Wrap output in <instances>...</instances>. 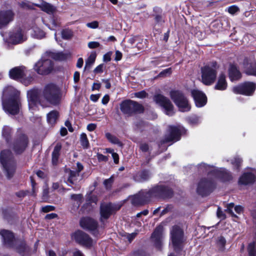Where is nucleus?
Segmentation results:
<instances>
[{
  "mask_svg": "<svg viewBox=\"0 0 256 256\" xmlns=\"http://www.w3.org/2000/svg\"><path fill=\"white\" fill-rule=\"evenodd\" d=\"M172 194L171 188L164 185L156 186L149 190H142L135 196L132 203L136 205L143 204L147 203L153 198H166Z\"/></svg>",
  "mask_w": 256,
  "mask_h": 256,
  "instance_id": "nucleus-1",
  "label": "nucleus"
},
{
  "mask_svg": "<svg viewBox=\"0 0 256 256\" xmlns=\"http://www.w3.org/2000/svg\"><path fill=\"white\" fill-rule=\"evenodd\" d=\"M19 94L18 91L12 86H8L4 88L2 98V104L6 113L12 115L18 113L20 106Z\"/></svg>",
  "mask_w": 256,
  "mask_h": 256,
  "instance_id": "nucleus-2",
  "label": "nucleus"
},
{
  "mask_svg": "<svg viewBox=\"0 0 256 256\" xmlns=\"http://www.w3.org/2000/svg\"><path fill=\"white\" fill-rule=\"evenodd\" d=\"M170 239L174 250L179 253L184 248L186 238L183 230L178 226H173L170 232Z\"/></svg>",
  "mask_w": 256,
  "mask_h": 256,
  "instance_id": "nucleus-3",
  "label": "nucleus"
},
{
  "mask_svg": "<svg viewBox=\"0 0 256 256\" xmlns=\"http://www.w3.org/2000/svg\"><path fill=\"white\" fill-rule=\"evenodd\" d=\"M218 66L216 62L208 64L201 69L202 82L206 85H211L216 80Z\"/></svg>",
  "mask_w": 256,
  "mask_h": 256,
  "instance_id": "nucleus-4",
  "label": "nucleus"
},
{
  "mask_svg": "<svg viewBox=\"0 0 256 256\" xmlns=\"http://www.w3.org/2000/svg\"><path fill=\"white\" fill-rule=\"evenodd\" d=\"M0 161L6 177L10 179L13 176L15 170V163L10 151L4 150L1 152Z\"/></svg>",
  "mask_w": 256,
  "mask_h": 256,
  "instance_id": "nucleus-5",
  "label": "nucleus"
},
{
  "mask_svg": "<svg viewBox=\"0 0 256 256\" xmlns=\"http://www.w3.org/2000/svg\"><path fill=\"white\" fill-rule=\"evenodd\" d=\"M5 42L16 44L22 43L27 39L26 32L20 28H16L8 34L1 32Z\"/></svg>",
  "mask_w": 256,
  "mask_h": 256,
  "instance_id": "nucleus-6",
  "label": "nucleus"
},
{
  "mask_svg": "<svg viewBox=\"0 0 256 256\" xmlns=\"http://www.w3.org/2000/svg\"><path fill=\"white\" fill-rule=\"evenodd\" d=\"M0 235L2 238L4 244L6 246L16 248L20 254L26 250L25 242H21L18 246H16L18 242L15 240L14 234L11 232L2 230L0 231Z\"/></svg>",
  "mask_w": 256,
  "mask_h": 256,
  "instance_id": "nucleus-7",
  "label": "nucleus"
},
{
  "mask_svg": "<svg viewBox=\"0 0 256 256\" xmlns=\"http://www.w3.org/2000/svg\"><path fill=\"white\" fill-rule=\"evenodd\" d=\"M172 100L182 112H188L190 110V105L188 100L182 92L179 90H172L170 92Z\"/></svg>",
  "mask_w": 256,
  "mask_h": 256,
  "instance_id": "nucleus-8",
  "label": "nucleus"
},
{
  "mask_svg": "<svg viewBox=\"0 0 256 256\" xmlns=\"http://www.w3.org/2000/svg\"><path fill=\"white\" fill-rule=\"evenodd\" d=\"M44 96L46 100L52 104H58L60 100V92L58 86L50 84L45 87Z\"/></svg>",
  "mask_w": 256,
  "mask_h": 256,
  "instance_id": "nucleus-9",
  "label": "nucleus"
},
{
  "mask_svg": "<svg viewBox=\"0 0 256 256\" xmlns=\"http://www.w3.org/2000/svg\"><path fill=\"white\" fill-rule=\"evenodd\" d=\"M120 109L124 114L128 116L143 110L142 105L131 100L123 101L120 104Z\"/></svg>",
  "mask_w": 256,
  "mask_h": 256,
  "instance_id": "nucleus-10",
  "label": "nucleus"
},
{
  "mask_svg": "<svg viewBox=\"0 0 256 256\" xmlns=\"http://www.w3.org/2000/svg\"><path fill=\"white\" fill-rule=\"evenodd\" d=\"M215 185L214 180L207 178H202L198 184L197 192L202 196H207L213 190Z\"/></svg>",
  "mask_w": 256,
  "mask_h": 256,
  "instance_id": "nucleus-11",
  "label": "nucleus"
},
{
  "mask_svg": "<svg viewBox=\"0 0 256 256\" xmlns=\"http://www.w3.org/2000/svg\"><path fill=\"white\" fill-rule=\"evenodd\" d=\"M184 128L180 126H168L167 134L165 136L164 142H176L180 140Z\"/></svg>",
  "mask_w": 256,
  "mask_h": 256,
  "instance_id": "nucleus-12",
  "label": "nucleus"
},
{
  "mask_svg": "<svg viewBox=\"0 0 256 256\" xmlns=\"http://www.w3.org/2000/svg\"><path fill=\"white\" fill-rule=\"evenodd\" d=\"M256 88V84L253 82H247L232 88V91L236 94L251 96Z\"/></svg>",
  "mask_w": 256,
  "mask_h": 256,
  "instance_id": "nucleus-13",
  "label": "nucleus"
},
{
  "mask_svg": "<svg viewBox=\"0 0 256 256\" xmlns=\"http://www.w3.org/2000/svg\"><path fill=\"white\" fill-rule=\"evenodd\" d=\"M154 100L156 104L164 109L165 112L167 115L172 116L173 114L174 106L167 98L160 94H158L154 96Z\"/></svg>",
  "mask_w": 256,
  "mask_h": 256,
  "instance_id": "nucleus-14",
  "label": "nucleus"
},
{
  "mask_svg": "<svg viewBox=\"0 0 256 256\" xmlns=\"http://www.w3.org/2000/svg\"><path fill=\"white\" fill-rule=\"evenodd\" d=\"M54 64L50 59L41 60L35 64L34 69L40 74L45 75L53 70Z\"/></svg>",
  "mask_w": 256,
  "mask_h": 256,
  "instance_id": "nucleus-15",
  "label": "nucleus"
},
{
  "mask_svg": "<svg viewBox=\"0 0 256 256\" xmlns=\"http://www.w3.org/2000/svg\"><path fill=\"white\" fill-rule=\"evenodd\" d=\"M74 238L76 242L86 248H90L93 245V240L85 232L78 230L73 235Z\"/></svg>",
  "mask_w": 256,
  "mask_h": 256,
  "instance_id": "nucleus-16",
  "label": "nucleus"
},
{
  "mask_svg": "<svg viewBox=\"0 0 256 256\" xmlns=\"http://www.w3.org/2000/svg\"><path fill=\"white\" fill-rule=\"evenodd\" d=\"M119 208V207L117 208L112 203L102 204L100 210L101 222H102L103 219H108L114 211L117 210Z\"/></svg>",
  "mask_w": 256,
  "mask_h": 256,
  "instance_id": "nucleus-17",
  "label": "nucleus"
},
{
  "mask_svg": "<svg viewBox=\"0 0 256 256\" xmlns=\"http://www.w3.org/2000/svg\"><path fill=\"white\" fill-rule=\"evenodd\" d=\"M30 73L26 67L24 66H16L9 71L10 77L14 80H18L24 76H26Z\"/></svg>",
  "mask_w": 256,
  "mask_h": 256,
  "instance_id": "nucleus-18",
  "label": "nucleus"
},
{
  "mask_svg": "<svg viewBox=\"0 0 256 256\" xmlns=\"http://www.w3.org/2000/svg\"><path fill=\"white\" fill-rule=\"evenodd\" d=\"M191 94L197 107H202L206 104L207 98L202 92L198 90H192L191 91Z\"/></svg>",
  "mask_w": 256,
  "mask_h": 256,
  "instance_id": "nucleus-19",
  "label": "nucleus"
},
{
  "mask_svg": "<svg viewBox=\"0 0 256 256\" xmlns=\"http://www.w3.org/2000/svg\"><path fill=\"white\" fill-rule=\"evenodd\" d=\"M14 14L11 10L0 11V29L14 20Z\"/></svg>",
  "mask_w": 256,
  "mask_h": 256,
  "instance_id": "nucleus-20",
  "label": "nucleus"
},
{
  "mask_svg": "<svg viewBox=\"0 0 256 256\" xmlns=\"http://www.w3.org/2000/svg\"><path fill=\"white\" fill-rule=\"evenodd\" d=\"M80 226L84 229L94 232L98 227L97 222L88 217L83 218L80 220Z\"/></svg>",
  "mask_w": 256,
  "mask_h": 256,
  "instance_id": "nucleus-21",
  "label": "nucleus"
},
{
  "mask_svg": "<svg viewBox=\"0 0 256 256\" xmlns=\"http://www.w3.org/2000/svg\"><path fill=\"white\" fill-rule=\"evenodd\" d=\"M27 144V137L25 135H22L20 138L14 144L12 148L16 154H20L25 150Z\"/></svg>",
  "mask_w": 256,
  "mask_h": 256,
  "instance_id": "nucleus-22",
  "label": "nucleus"
},
{
  "mask_svg": "<svg viewBox=\"0 0 256 256\" xmlns=\"http://www.w3.org/2000/svg\"><path fill=\"white\" fill-rule=\"evenodd\" d=\"M215 178L220 179L222 182H226L232 178L230 172L225 168H216L214 170V174Z\"/></svg>",
  "mask_w": 256,
  "mask_h": 256,
  "instance_id": "nucleus-23",
  "label": "nucleus"
},
{
  "mask_svg": "<svg viewBox=\"0 0 256 256\" xmlns=\"http://www.w3.org/2000/svg\"><path fill=\"white\" fill-rule=\"evenodd\" d=\"M72 200V206L70 212L72 213L76 212L79 208L83 201V196L82 194H72L70 195Z\"/></svg>",
  "mask_w": 256,
  "mask_h": 256,
  "instance_id": "nucleus-24",
  "label": "nucleus"
},
{
  "mask_svg": "<svg viewBox=\"0 0 256 256\" xmlns=\"http://www.w3.org/2000/svg\"><path fill=\"white\" fill-rule=\"evenodd\" d=\"M246 73L256 76V62L252 59L246 58L244 61Z\"/></svg>",
  "mask_w": 256,
  "mask_h": 256,
  "instance_id": "nucleus-25",
  "label": "nucleus"
},
{
  "mask_svg": "<svg viewBox=\"0 0 256 256\" xmlns=\"http://www.w3.org/2000/svg\"><path fill=\"white\" fill-rule=\"evenodd\" d=\"M162 226H159L156 228L151 236L156 246L158 248H160L162 245Z\"/></svg>",
  "mask_w": 256,
  "mask_h": 256,
  "instance_id": "nucleus-26",
  "label": "nucleus"
},
{
  "mask_svg": "<svg viewBox=\"0 0 256 256\" xmlns=\"http://www.w3.org/2000/svg\"><path fill=\"white\" fill-rule=\"evenodd\" d=\"M255 180V176L252 172L244 173L240 178L239 182L242 184H248L253 183Z\"/></svg>",
  "mask_w": 256,
  "mask_h": 256,
  "instance_id": "nucleus-27",
  "label": "nucleus"
},
{
  "mask_svg": "<svg viewBox=\"0 0 256 256\" xmlns=\"http://www.w3.org/2000/svg\"><path fill=\"white\" fill-rule=\"evenodd\" d=\"M229 77L232 82L238 80L241 77V74L237 68L233 64H230L228 70Z\"/></svg>",
  "mask_w": 256,
  "mask_h": 256,
  "instance_id": "nucleus-28",
  "label": "nucleus"
},
{
  "mask_svg": "<svg viewBox=\"0 0 256 256\" xmlns=\"http://www.w3.org/2000/svg\"><path fill=\"white\" fill-rule=\"evenodd\" d=\"M151 176V174L146 170L138 172L134 176V180L136 182H143L148 180Z\"/></svg>",
  "mask_w": 256,
  "mask_h": 256,
  "instance_id": "nucleus-29",
  "label": "nucleus"
},
{
  "mask_svg": "<svg viewBox=\"0 0 256 256\" xmlns=\"http://www.w3.org/2000/svg\"><path fill=\"white\" fill-rule=\"evenodd\" d=\"M228 84L226 80V76L222 74L218 77L217 83L214 86V88L217 90H226Z\"/></svg>",
  "mask_w": 256,
  "mask_h": 256,
  "instance_id": "nucleus-30",
  "label": "nucleus"
},
{
  "mask_svg": "<svg viewBox=\"0 0 256 256\" xmlns=\"http://www.w3.org/2000/svg\"><path fill=\"white\" fill-rule=\"evenodd\" d=\"M62 149V145L60 143H57L55 146L52 152V164L53 165H56L60 156V152Z\"/></svg>",
  "mask_w": 256,
  "mask_h": 256,
  "instance_id": "nucleus-31",
  "label": "nucleus"
},
{
  "mask_svg": "<svg viewBox=\"0 0 256 256\" xmlns=\"http://www.w3.org/2000/svg\"><path fill=\"white\" fill-rule=\"evenodd\" d=\"M59 116V113L56 110H52L47 114L46 119L48 124L53 126L56 122Z\"/></svg>",
  "mask_w": 256,
  "mask_h": 256,
  "instance_id": "nucleus-32",
  "label": "nucleus"
},
{
  "mask_svg": "<svg viewBox=\"0 0 256 256\" xmlns=\"http://www.w3.org/2000/svg\"><path fill=\"white\" fill-rule=\"evenodd\" d=\"M47 55L49 58H52L55 60H66L68 57V54L62 52H47Z\"/></svg>",
  "mask_w": 256,
  "mask_h": 256,
  "instance_id": "nucleus-33",
  "label": "nucleus"
},
{
  "mask_svg": "<svg viewBox=\"0 0 256 256\" xmlns=\"http://www.w3.org/2000/svg\"><path fill=\"white\" fill-rule=\"evenodd\" d=\"M34 4L33 3V5ZM34 5L39 6L43 11L46 12L48 14H52L55 11V8L52 4L42 2L40 4H34Z\"/></svg>",
  "mask_w": 256,
  "mask_h": 256,
  "instance_id": "nucleus-34",
  "label": "nucleus"
},
{
  "mask_svg": "<svg viewBox=\"0 0 256 256\" xmlns=\"http://www.w3.org/2000/svg\"><path fill=\"white\" fill-rule=\"evenodd\" d=\"M198 170L200 172H208V175H212L214 174V170L216 168L210 166V165H207L206 164L202 163L198 166Z\"/></svg>",
  "mask_w": 256,
  "mask_h": 256,
  "instance_id": "nucleus-35",
  "label": "nucleus"
},
{
  "mask_svg": "<svg viewBox=\"0 0 256 256\" xmlns=\"http://www.w3.org/2000/svg\"><path fill=\"white\" fill-rule=\"evenodd\" d=\"M105 135H106V138L111 143H112L113 144H116V145H118L119 146H122V142L116 136L112 134L110 132H106Z\"/></svg>",
  "mask_w": 256,
  "mask_h": 256,
  "instance_id": "nucleus-36",
  "label": "nucleus"
},
{
  "mask_svg": "<svg viewBox=\"0 0 256 256\" xmlns=\"http://www.w3.org/2000/svg\"><path fill=\"white\" fill-rule=\"evenodd\" d=\"M40 93V91L38 89L33 88V110H34V105L41 104Z\"/></svg>",
  "mask_w": 256,
  "mask_h": 256,
  "instance_id": "nucleus-37",
  "label": "nucleus"
},
{
  "mask_svg": "<svg viewBox=\"0 0 256 256\" xmlns=\"http://www.w3.org/2000/svg\"><path fill=\"white\" fill-rule=\"evenodd\" d=\"M79 176V174L78 172H74V170H70V176L68 180V182L72 184H76L78 178Z\"/></svg>",
  "mask_w": 256,
  "mask_h": 256,
  "instance_id": "nucleus-38",
  "label": "nucleus"
},
{
  "mask_svg": "<svg viewBox=\"0 0 256 256\" xmlns=\"http://www.w3.org/2000/svg\"><path fill=\"white\" fill-rule=\"evenodd\" d=\"M96 54L95 52H93L90 54V56L88 58V59L86 61V64L84 66V69H90V68L92 65L95 62L96 58Z\"/></svg>",
  "mask_w": 256,
  "mask_h": 256,
  "instance_id": "nucleus-39",
  "label": "nucleus"
},
{
  "mask_svg": "<svg viewBox=\"0 0 256 256\" xmlns=\"http://www.w3.org/2000/svg\"><path fill=\"white\" fill-rule=\"evenodd\" d=\"M248 252L249 256H256V242H253L248 244Z\"/></svg>",
  "mask_w": 256,
  "mask_h": 256,
  "instance_id": "nucleus-40",
  "label": "nucleus"
},
{
  "mask_svg": "<svg viewBox=\"0 0 256 256\" xmlns=\"http://www.w3.org/2000/svg\"><path fill=\"white\" fill-rule=\"evenodd\" d=\"M80 142L84 148H88L89 142L86 134L85 133H82L80 134Z\"/></svg>",
  "mask_w": 256,
  "mask_h": 256,
  "instance_id": "nucleus-41",
  "label": "nucleus"
},
{
  "mask_svg": "<svg viewBox=\"0 0 256 256\" xmlns=\"http://www.w3.org/2000/svg\"><path fill=\"white\" fill-rule=\"evenodd\" d=\"M226 244V240L222 236H220L216 240V245L220 250H223L224 249V246Z\"/></svg>",
  "mask_w": 256,
  "mask_h": 256,
  "instance_id": "nucleus-42",
  "label": "nucleus"
},
{
  "mask_svg": "<svg viewBox=\"0 0 256 256\" xmlns=\"http://www.w3.org/2000/svg\"><path fill=\"white\" fill-rule=\"evenodd\" d=\"M33 30L34 31V34H33V37H34L38 39H40L44 36V32L40 30L38 28H33Z\"/></svg>",
  "mask_w": 256,
  "mask_h": 256,
  "instance_id": "nucleus-43",
  "label": "nucleus"
},
{
  "mask_svg": "<svg viewBox=\"0 0 256 256\" xmlns=\"http://www.w3.org/2000/svg\"><path fill=\"white\" fill-rule=\"evenodd\" d=\"M72 36V32L69 30H64L62 32V38L68 40Z\"/></svg>",
  "mask_w": 256,
  "mask_h": 256,
  "instance_id": "nucleus-44",
  "label": "nucleus"
},
{
  "mask_svg": "<svg viewBox=\"0 0 256 256\" xmlns=\"http://www.w3.org/2000/svg\"><path fill=\"white\" fill-rule=\"evenodd\" d=\"M113 182L114 176H112L109 178L104 180V184L106 189H110Z\"/></svg>",
  "mask_w": 256,
  "mask_h": 256,
  "instance_id": "nucleus-45",
  "label": "nucleus"
},
{
  "mask_svg": "<svg viewBox=\"0 0 256 256\" xmlns=\"http://www.w3.org/2000/svg\"><path fill=\"white\" fill-rule=\"evenodd\" d=\"M242 162V160L241 158L236 157L234 158V160H232L231 163L236 168L238 169L239 167L240 166Z\"/></svg>",
  "mask_w": 256,
  "mask_h": 256,
  "instance_id": "nucleus-46",
  "label": "nucleus"
},
{
  "mask_svg": "<svg viewBox=\"0 0 256 256\" xmlns=\"http://www.w3.org/2000/svg\"><path fill=\"white\" fill-rule=\"evenodd\" d=\"M172 72V68H170L166 69L164 70L162 72H161L158 75V77H166L170 75Z\"/></svg>",
  "mask_w": 256,
  "mask_h": 256,
  "instance_id": "nucleus-47",
  "label": "nucleus"
},
{
  "mask_svg": "<svg viewBox=\"0 0 256 256\" xmlns=\"http://www.w3.org/2000/svg\"><path fill=\"white\" fill-rule=\"evenodd\" d=\"M228 10L230 14H234L237 12H239L240 9L237 6L233 5L230 6H229L228 8Z\"/></svg>",
  "mask_w": 256,
  "mask_h": 256,
  "instance_id": "nucleus-48",
  "label": "nucleus"
},
{
  "mask_svg": "<svg viewBox=\"0 0 256 256\" xmlns=\"http://www.w3.org/2000/svg\"><path fill=\"white\" fill-rule=\"evenodd\" d=\"M27 98L28 104L30 110L31 109L32 106V90H30L28 91Z\"/></svg>",
  "mask_w": 256,
  "mask_h": 256,
  "instance_id": "nucleus-49",
  "label": "nucleus"
},
{
  "mask_svg": "<svg viewBox=\"0 0 256 256\" xmlns=\"http://www.w3.org/2000/svg\"><path fill=\"white\" fill-rule=\"evenodd\" d=\"M55 209V207L52 206H46L41 208L42 212H48L50 211L54 210Z\"/></svg>",
  "mask_w": 256,
  "mask_h": 256,
  "instance_id": "nucleus-50",
  "label": "nucleus"
},
{
  "mask_svg": "<svg viewBox=\"0 0 256 256\" xmlns=\"http://www.w3.org/2000/svg\"><path fill=\"white\" fill-rule=\"evenodd\" d=\"M20 6L24 9H30L31 3L30 2L24 0L20 4Z\"/></svg>",
  "mask_w": 256,
  "mask_h": 256,
  "instance_id": "nucleus-51",
  "label": "nucleus"
},
{
  "mask_svg": "<svg viewBox=\"0 0 256 256\" xmlns=\"http://www.w3.org/2000/svg\"><path fill=\"white\" fill-rule=\"evenodd\" d=\"M100 46V44L97 42H90L88 43V47L91 49L97 48Z\"/></svg>",
  "mask_w": 256,
  "mask_h": 256,
  "instance_id": "nucleus-52",
  "label": "nucleus"
},
{
  "mask_svg": "<svg viewBox=\"0 0 256 256\" xmlns=\"http://www.w3.org/2000/svg\"><path fill=\"white\" fill-rule=\"evenodd\" d=\"M86 26L88 28H96L98 26V21H93L91 22H88L86 24Z\"/></svg>",
  "mask_w": 256,
  "mask_h": 256,
  "instance_id": "nucleus-53",
  "label": "nucleus"
},
{
  "mask_svg": "<svg viewBox=\"0 0 256 256\" xmlns=\"http://www.w3.org/2000/svg\"><path fill=\"white\" fill-rule=\"evenodd\" d=\"M134 95L136 97L140 98H146L147 96V94L144 90L136 92Z\"/></svg>",
  "mask_w": 256,
  "mask_h": 256,
  "instance_id": "nucleus-54",
  "label": "nucleus"
},
{
  "mask_svg": "<svg viewBox=\"0 0 256 256\" xmlns=\"http://www.w3.org/2000/svg\"><path fill=\"white\" fill-rule=\"evenodd\" d=\"M97 158L99 162H107L108 160L107 156L100 154H97Z\"/></svg>",
  "mask_w": 256,
  "mask_h": 256,
  "instance_id": "nucleus-55",
  "label": "nucleus"
},
{
  "mask_svg": "<svg viewBox=\"0 0 256 256\" xmlns=\"http://www.w3.org/2000/svg\"><path fill=\"white\" fill-rule=\"evenodd\" d=\"M217 216L218 218L221 219H224L226 218L224 214L219 207L218 208L217 210Z\"/></svg>",
  "mask_w": 256,
  "mask_h": 256,
  "instance_id": "nucleus-56",
  "label": "nucleus"
},
{
  "mask_svg": "<svg viewBox=\"0 0 256 256\" xmlns=\"http://www.w3.org/2000/svg\"><path fill=\"white\" fill-rule=\"evenodd\" d=\"M104 64H100L96 66L94 70V73H102L103 72Z\"/></svg>",
  "mask_w": 256,
  "mask_h": 256,
  "instance_id": "nucleus-57",
  "label": "nucleus"
},
{
  "mask_svg": "<svg viewBox=\"0 0 256 256\" xmlns=\"http://www.w3.org/2000/svg\"><path fill=\"white\" fill-rule=\"evenodd\" d=\"M31 82H32V78L31 77H28L27 78H22V82L26 86L30 85L31 84Z\"/></svg>",
  "mask_w": 256,
  "mask_h": 256,
  "instance_id": "nucleus-58",
  "label": "nucleus"
},
{
  "mask_svg": "<svg viewBox=\"0 0 256 256\" xmlns=\"http://www.w3.org/2000/svg\"><path fill=\"white\" fill-rule=\"evenodd\" d=\"M140 149L143 152H148L149 150V146L148 144H142L140 145Z\"/></svg>",
  "mask_w": 256,
  "mask_h": 256,
  "instance_id": "nucleus-59",
  "label": "nucleus"
},
{
  "mask_svg": "<svg viewBox=\"0 0 256 256\" xmlns=\"http://www.w3.org/2000/svg\"><path fill=\"white\" fill-rule=\"evenodd\" d=\"M10 131H11V129L10 127L4 126L3 128V130H2L3 135L4 136H7L9 135L10 133Z\"/></svg>",
  "mask_w": 256,
  "mask_h": 256,
  "instance_id": "nucleus-60",
  "label": "nucleus"
},
{
  "mask_svg": "<svg viewBox=\"0 0 256 256\" xmlns=\"http://www.w3.org/2000/svg\"><path fill=\"white\" fill-rule=\"evenodd\" d=\"M58 217V214L55 213H51L50 214H47L45 218L46 220H52L55 218Z\"/></svg>",
  "mask_w": 256,
  "mask_h": 256,
  "instance_id": "nucleus-61",
  "label": "nucleus"
},
{
  "mask_svg": "<svg viewBox=\"0 0 256 256\" xmlns=\"http://www.w3.org/2000/svg\"><path fill=\"white\" fill-rule=\"evenodd\" d=\"M111 54L110 52H108L105 54L103 56V60L104 62H110L111 60Z\"/></svg>",
  "mask_w": 256,
  "mask_h": 256,
  "instance_id": "nucleus-62",
  "label": "nucleus"
},
{
  "mask_svg": "<svg viewBox=\"0 0 256 256\" xmlns=\"http://www.w3.org/2000/svg\"><path fill=\"white\" fill-rule=\"evenodd\" d=\"M110 100V97L108 94H106L102 98V102L103 104H106Z\"/></svg>",
  "mask_w": 256,
  "mask_h": 256,
  "instance_id": "nucleus-63",
  "label": "nucleus"
},
{
  "mask_svg": "<svg viewBox=\"0 0 256 256\" xmlns=\"http://www.w3.org/2000/svg\"><path fill=\"white\" fill-rule=\"evenodd\" d=\"M96 128V124H90L87 126V130L92 132Z\"/></svg>",
  "mask_w": 256,
  "mask_h": 256,
  "instance_id": "nucleus-64",
  "label": "nucleus"
}]
</instances>
